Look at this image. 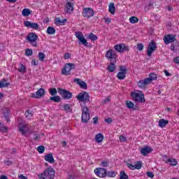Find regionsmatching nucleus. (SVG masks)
I'll list each match as a JSON object with an SVG mask.
<instances>
[{
  "label": "nucleus",
  "mask_w": 179,
  "mask_h": 179,
  "mask_svg": "<svg viewBox=\"0 0 179 179\" xmlns=\"http://www.w3.org/2000/svg\"><path fill=\"white\" fill-rule=\"evenodd\" d=\"M38 39V36L36 33H29L27 37V40L28 43H29L30 45L32 47H38V43H37V40Z\"/></svg>",
  "instance_id": "nucleus-1"
},
{
  "label": "nucleus",
  "mask_w": 179,
  "mask_h": 179,
  "mask_svg": "<svg viewBox=\"0 0 179 179\" xmlns=\"http://www.w3.org/2000/svg\"><path fill=\"white\" fill-rule=\"evenodd\" d=\"M106 58H107V59H108L110 62H117V58H118V55H117L115 50L110 49L106 51Z\"/></svg>",
  "instance_id": "nucleus-2"
},
{
  "label": "nucleus",
  "mask_w": 179,
  "mask_h": 179,
  "mask_svg": "<svg viewBox=\"0 0 179 179\" xmlns=\"http://www.w3.org/2000/svg\"><path fill=\"white\" fill-rule=\"evenodd\" d=\"M90 120V114L89 113V108L86 106H83L81 122L85 124H87Z\"/></svg>",
  "instance_id": "nucleus-3"
},
{
  "label": "nucleus",
  "mask_w": 179,
  "mask_h": 179,
  "mask_svg": "<svg viewBox=\"0 0 179 179\" xmlns=\"http://www.w3.org/2000/svg\"><path fill=\"white\" fill-rule=\"evenodd\" d=\"M131 98L135 103H145L146 99H145V94H139L136 92H131Z\"/></svg>",
  "instance_id": "nucleus-4"
},
{
  "label": "nucleus",
  "mask_w": 179,
  "mask_h": 179,
  "mask_svg": "<svg viewBox=\"0 0 179 179\" xmlns=\"http://www.w3.org/2000/svg\"><path fill=\"white\" fill-rule=\"evenodd\" d=\"M75 36L79 41L78 44H83V45H85V47H89V43L87 42V40H86V38H85V36H83V33H82V31L76 32Z\"/></svg>",
  "instance_id": "nucleus-5"
},
{
  "label": "nucleus",
  "mask_w": 179,
  "mask_h": 179,
  "mask_svg": "<svg viewBox=\"0 0 179 179\" xmlns=\"http://www.w3.org/2000/svg\"><path fill=\"white\" fill-rule=\"evenodd\" d=\"M76 99L79 101H83L84 103H89V101H90V96L89 93L86 92H80L78 95L76 96Z\"/></svg>",
  "instance_id": "nucleus-6"
},
{
  "label": "nucleus",
  "mask_w": 179,
  "mask_h": 179,
  "mask_svg": "<svg viewBox=\"0 0 179 179\" xmlns=\"http://www.w3.org/2000/svg\"><path fill=\"white\" fill-rule=\"evenodd\" d=\"M58 93L64 100H71V99H72V92L66 90L58 88Z\"/></svg>",
  "instance_id": "nucleus-7"
},
{
  "label": "nucleus",
  "mask_w": 179,
  "mask_h": 179,
  "mask_svg": "<svg viewBox=\"0 0 179 179\" xmlns=\"http://www.w3.org/2000/svg\"><path fill=\"white\" fill-rule=\"evenodd\" d=\"M75 68H76L75 64H73V63L66 64L62 71V75H66V76L71 75V71L72 69H75Z\"/></svg>",
  "instance_id": "nucleus-8"
},
{
  "label": "nucleus",
  "mask_w": 179,
  "mask_h": 179,
  "mask_svg": "<svg viewBox=\"0 0 179 179\" xmlns=\"http://www.w3.org/2000/svg\"><path fill=\"white\" fill-rule=\"evenodd\" d=\"M157 49V45H156V42L155 41H151L148 44L147 49L148 57H152V54H153V52L156 51Z\"/></svg>",
  "instance_id": "nucleus-9"
},
{
  "label": "nucleus",
  "mask_w": 179,
  "mask_h": 179,
  "mask_svg": "<svg viewBox=\"0 0 179 179\" xmlns=\"http://www.w3.org/2000/svg\"><path fill=\"white\" fill-rule=\"evenodd\" d=\"M120 71L117 74V78L120 80H123V79H125V76L127 75V73L128 72V69H127V67L125 66H120Z\"/></svg>",
  "instance_id": "nucleus-10"
},
{
  "label": "nucleus",
  "mask_w": 179,
  "mask_h": 179,
  "mask_svg": "<svg viewBox=\"0 0 179 179\" xmlns=\"http://www.w3.org/2000/svg\"><path fill=\"white\" fill-rule=\"evenodd\" d=\"M94 173L100 178H106L107 177V169L104 168H96L94 169Z\"/></svg>",
  "instance_id": "nucleus-11"
},
{
  "label": "nucleus",
  "mask_w": 179,
  "mask_h": 179,
  "mask_svg": "<svg viewBox=\"0 0 179 179\" xmlns=\"http://www.w3.org/2000/svg\"><path fill=\"white\" fill-rule=\"evenodd\" d=\"M164 42L166 44V45L174 43L176 41V35L173 34H167L164 36Z\"/></svg>",
  "instance_id": "nucleus-12"
},
{
  "label": "nucleus",
  "mask_w": 179,
  "mask_h": 179,
  "mask_svg": "<svg viewBox=\"0 0 179 179\" xmlns=\"http://www.w3.org/2000/svg\"><path fill=\"white\" fill-rule=\"evenodd\" d=\"M114 49L115 51H117V52H120V54H122L124 51H129V48L125 45V44L115 45Z\"/></svg>",
  "instance_id": "nucleus-13"
},
{
  "label": "nucleus",
  "mask_w": 179,
  "mask_h": 179,
  "mask_svg": "<svg viewBox=\"0 0 179 179\" xmlns=\"http://www.w3.org/2000/svg\"><path fill=\"white\" fill-rule=\"evenodd\" d=\"M83 16L87 18L92 17L94 16V11L90 8H85L83 10Z\"/></svg>",
  "instance_id": "nucleus-14"
},
{
  "label": "nucleus",
  "mask_w": 179,
  "mask_h": 179,
  "mask_svg": "<svg viewBox=\"0 0 179 179\" xmlns=\"http://www.w3.org/2000/svg\"><path fill=\"white\" fill-rule=\"evenodd\" d=\"M127 166L130 170H141V169H142V162L137 161L135 165L127 164Z\"/></svg>",
  "instance_id": "nucleus-15"
},
{
  "label": "nucleus",
  "mask_w": 179,
  "mask_h": 179,
  "mask_svg": "<svg viewBox=\"0 0 179 179\" xmlns=\"http://www.w3.org/2000/svg\"><path fill=\"white\" fill-rule=\"evenodd\" d=\"M24 24L26 27H30V29H33L34 30H38L40 25L37 23L31 22L30 21H25Z\"/></svg>",
  "instance_id": "nucleus-16"
},
{
  "label": "nucleus",
  "mask_w": 179,
  "mask_h": 179,
  "mask_svg": "<svg viewBox=\"0 0 179 179\" xmlns=\"http://www.w3.org/2000/svg\"><path fill=\"white\" fill-rule=\"evenodd\" d=\"M75 8L73 7V3L69 1H67L65 6V12L66 13H72Z\"/></svg>",
  "instance_id": "nucleus-17"
},
{
  "label": "nucleus",
  "mask_w": 179,
  "mask_h": 179,
  "mask_svg": "<svg viewBox=\"0 0 179 179\" xmlns=\"http://www.w3.org/2000/svg\"><path fill=\"white\" fill-rule=\"evenodd\" d=\"M152 152H153V149L149 146L144 147L141 150V153L143 156H148V155L152 153Z\"/></svg>",
  "instance_id": "nucleus-18"
},
{
  "label": "nucleus",
  "mask_w": 179,
  "mask_h": 179,
  "mask_svg": "<svg viewBox=\"0 0 179 179\" xmlns=\"http://www.w3.org/2000/svg\"><path fill=\"white\" fill-rule=\"evenodd\" d=\"M74 82L80 86L81 89H87V84L80 79L75 78Z\"/></svg>",
  "instance_id": "nucleus-19"
},
{
  "label": "nucleus",
  "mask_w": 179,
  "mask_h": 179,
  "mask_svg": "<svg viewBox=\"0 0 179 179\" xmlns=\"http://www.w3.org/2000/svg\"><path fill=\"white\" fill-rule=\"evenodd\" d=\"M149 84H150V83L147 80V78H145L144 80H141L137 83L138 87H140L141 89H143V87H145V86H148V85H149Z\"/></svg>",
  "instance_id": "nucleus-20"
},
{
  "label": "nucleus",
  "mask_w": 179,
  "mask_h": 179,
  "mask_svg": "<svg viewBox=\"0 0 179 179\" xmlns=\"http://www.w3.org/2000/svg\"><path fill=\"white\" fill-rule=\"evenodd\" d=\"M27 129H29V127L26 124H20L19 131L22 135H26L27 134Z\"/></svg>",
  "instance_id": "nucleus-21"
},
{
  "label": "nucleus",
  "mask_w": 179,
  "mask_h": 179,
  "mask_svg": "<svg viewBox=\"0 0 179 179\" xmlns=\"http://www.w3.org/2000/svg\"><path fill=\"white\" fill-rule=\"evenodd\" d=\"M115 64H117V62H110V65H108L107 67L108 72H114V71L117 69V66Z\"/></svg>",
  "instance_id": "nucleus-22"
},
{
  "label": "nucleus",
  "mask_w": 179,
  "mask_h": 179,
  "mask_svg": "<svg viewBox=\"0 0 179 179\" xmlns=\"http://www.w3.org/2000/svg\"><path fill=\"white\" fill-rule=\"evenodd\" d=\"M47 171V176L49 178H54V176H55V172L54 171V169L52 168H48L46 169Z\"/></svg>",
  "instance_id": "nucleus-23"
},
{
  "label": "nucleus",
  "mask_w": 179,
  "mask_h": 179,
  "mask_svg": "<svg viewBox=\"0 0 179 179\" xmlns=\"http://www.w3.org/2000/svg\"><path fill=\"white\" fill-rule=\"evenodd\" d=\"M45 160L50 164H52L54 163V162H55V160L54 159V157H52V154L51 153L45 155Z\"/></svg>",
  "instance_id": "nucleus-24"
},
{
  "label": "nucleus",
  "mask_w": 179,
  "mask_h": 179,
  "mask_svg": "<svg viewBox=\"0 0 179 179\" xmlns=\"http://www.w3.org/2000/svg\"><path fill=\"white\" fill-rule=\"evenodd\" d=\"M149 83H151L152 80H156L157 79V74H155L154 73H151L149 75V78H146Z\"/></svg>",
  "instance_id": "nucleus-25"
},
{
  "label": "nucleus",
  "mask_w": 179,
  "mask_h": 179,
  "mask_svg": "<svg viewBox=\"0 0 179 179\" xmlns=\"http://www.w3.org/2000/svg\"><path fill=\"white\" fill-rule=\"evenodd\" d=\"M103 139H104V136H103V134L99 133L95 136V141L97 142V143H100L101 142H103Z\"/></svg>",
  "instance_id": "nucleus-26"
},
{
  "label": "nucleus",
  "mask_w": 179,
  "mask_h": 179,
  "mask_svg": "<svg viewBox=\"0 0 179 179\" xmlns=\"http://www.w3.org/2000/svg\"><path fill=\"white\" fill-rule=\"evenodd\" d=\"M108 12H110L111 15H114V13H115V5L114 3H109Z\"/></svg>",
  "instance_id": "nucleus-27"
},
{
  "label": "nucleus",
  "mask_w": 179,
  "mask_h": 179,
  "mask_svg": "<svg viewBox=\"0 0 179 179\" xmlns=\"http://www.w3.org/2000/svg\"><path fill=\"white\" fill-rule=\"evenodd\" d=\"M167 124H169V120L161 119L159 121V127H160L161 128H164V127H166Z\"/></svg>",
  "instance_id": "nucleus-28"
},
{
  "label": "nucleus",
  "mask_w": 179,
  "mask_h": 179,
  "mask_svg": "<svg viewBox=\"0 0 179 179\" xmlns=\"http://www.w3.org/2000/svg\"><path fill=\"white\" fill-rule=\"evenodd\" d=\"M45 94V90L43 88H40L37 92H36V96L40 99V97H43Z\"/></svg>",
  "instance_id": "nucleus-29"
},
{
  "label": "nucleus",
  "mask_w": 179,
  "mask_h": 179,
  "mask_svg": "<svg viewBox=\"0 0 179 179\" xmlns=\"http://www.w3.org/2000/svg\"><path fill=\"white\" fill-rule=\"evenodd\" d=\"M10 85V83H6V79H3L0 81V89H3V87H8Z\"/></svg>",
  "instance_id": "nucleus-30"
},
{
  "label": "nucleus",
  "mask_w": 179,
  "mask_h": 179,
  "mask_svg": "<svg viewBox=\"0 0 179 179\" xmlns=\"http://www.w3.org/2000/svg\"><path fill=\"white\" fill-rule=\"evenodd\" d=\"M22 16H24V17H27L29 15L31 14V10H30L29 8H24L22 12Z\"/></svg>",
  "instance_id": "nucleus-31"
},
{
  "label": "nucleus",
  "mask_w": 179,
  "mask_h": 179,
  "mask_svg": "<svg viewBox=\"0 0 179 179\" xmlns=\"http://www.w3.org/2000/svg\"><path fill=\"white\" fill-rule=\"evenodd\" d=\"M87 38H90V40H91V41H96V40H97L99 38L94 34L91 32L89 34Z\"/></svg>",
  "instance_id": "nucleus-32"
},
{
  "label": "nucleus",
  "mask_w": 179,
  "mask_h": 179,
  "mask_svg": "<svg viewBox=\"0 0 179 179\" xmlns=\"http://www.w3.org/2000/svg\"><path fill=\"white\" fill-rule=\"evenodd\" d=\"M117 176V171H109L106 173V177H110V178H114Z\"/></svg>",
  "instance_id": "nucleus-33"
},
{
  "label": "nucleus",
  "mask_w": 179,
  "mask_h": 179,
  "mask_svg": "<svg viewBox=\"0 0 179 179\" xmlns=\"http://www.w3.org/2000/svg\"><path fill=\"white\" fill-rule=\"evenodd\" d=\"M25 116L27 120H30L33 117V110L28 109L25 112Z\"/></svg>",
  "instance_id": "nucleus-34"
},
{
  "label": "nucleus",
  "mask_w": 179,
  "mask_h": 179,
  "mask_svg": "<svg viewBox=\"0 0 179 179\" xmlns=\"http://www.w3.org/2000/svg\"><path fill=\"white\" fill-rule=\"evenodd\" d=\"M126 106L127 108H133V110H136V108H135V103L131 101H127L126 102Z\"/></svg>",
  "instance_id": "nucleus-35"
},
{
  "label": "nucleus",
  "mask_w": 179,
  "mask_h": 179,
  "mask_svg": "<svg viewBox=\"0 0 179 179\" xmlns=\"http://www.w3.org/2000/svg\"><path fill=\"white\" fill-rule=\"evenodd\" d=\"M0 132L3 134H6L8 132V127L3 125V124L0 122Z\"/></svg>",
  "instance_id": "nucleus-36"
},
{
  "label": "nucleus",
  "mask_w": 179,
  "mask_h": 179,
  "mask_svg": "<svg viewBox=\"0 0 179 179\" xmlns=\"http://www.w3.org/2000/svg\"><path fill=\"white\" fill-rule=\"evenodd\" d=\"M50 100H51L52 101H55V103H59L61 101V96H50Z\"/></svg>",
  "instance_id": "nucleus-37"
},
{
  "label": "nucleus",
  "mask_w": 179,
  "mask_h": 179,
  "mask_svg": "<svg viewBox=\"0 0 179 179\" xmlns=\"http://www.w3.org/2000/svg\"><path fill=\"white\" fill-rule=\"evenodd\" d=\"M64 111L66 113H72V109L71 108V104L65 103L63 106Z\"/></svg>",
  "instance_id": "nucleus-38"
},
{
  "label": "nucleus",
  "mask_w": 179,
  "mask_h": 179,
  "mask_svg": "<svg viewBox=\"0 0 179 179\" xmlns=\"http://www.w3.org/2000/svg\"><path fill=\"white\" fill-rule=\"evenodd\" d=\"M55 28L52 27H48L46 31V33L48 34H55Z\"/></svg>",
  "instance_id": "nucleus-39"
},
{
  "label": "nucleus",
  "mask_w": 179,
  "mask_h": 179,
  "mask_svg": "<svg viewBox=\"0 0 179 179\" xmlns=\"http://www.w3.org/2000/svg\"><path fill=\"white\" fill-rule=\"evenodd\" d=\"M129 177L127 173H125V171H122L120 174V179H129Z\"/></svg>",
  "instance_id": "nucleus-40"
},
{
  "label": "nucleus",
  "mask_w": 179,
  "mask_h": 179,
  "mask_svg": "<svg viewBox=\"0 0 179 179\" xmlns=\"http://www.w3.org/2000/svg\"><path fill=\"white\" fill-rule=\"evenodd\" d=\"M169 163L170 166H177L178 164V162H177L176 159L170 158Z\"/></svg>",
  "instance_id": "nucleus-41"
},
{
  "label": "nucleus",
  "mask_w": 179,
  "mask_h": 179,
  "mask_svg": "<svg viewBox=\"0 0 179 179\" xmlns=\"http://www.w3.org/2000/svg\"><path fill=\"white\" fill-rule=\"evenodd\" d=\"M129 22H130V23L134 24L135 23H138L139 22V19H138V17H136L135 16H132L129 18Z\"/></svg>",
  "instance_id": "nucleus-42"
},
{
  "label": "nucleus",
  "mask_w": 179,
  "mask_h": 179,
  "mask_svg": "<svg viewBox=\"0 0 179 179\" xmlns=\"http://www.w3.org/2000/svg\"><path fill=\"white\" fill-rule=\"evenodd\" d=\"M18 72L20 73H26V66L23 65L22 64H20V68L18 69Z\"/></svg>",
  "instance_id": "nucleus-43"
},
{
  "label": "nucleus",
  "mask_w": 179,
  "mask_h": 179,
  "mask_svg": "<svg viewBox=\"0 0 179 179\" xmlns=\"http://www.w3.org/2000/svg\"><path fill=\"white\" fill-rule=\"evenodd\" d=\"M47 170L45 169L42 173L38 174V178L41 179H45L47 178Z\"/></svg>",
  "instance_id": "nucleus-44"
},
{
  "label": "nucleus",
  "mask_w": 179,
  "mask_h": 179,
  "mask_svg": "<svg viewBox=\"0 0 179 179\" xmlns=\"http://www.w3.org/2000/svg\"><path fill=\"white\" fill-rule=\"evenodd\" d=\"M3 115L7 121V122H9V121H10L9 120V111L8 110V109H6L4 111H3Z\"/></svg>",
  "instance_id": "nucleus-45"
},
{
  "label": "nucleus",
  "mask_w": 179,
  "mask_h": 179,
  "mask_svg": "<svg viewBox=\"0 0 179 179\" xmlns=\"http://www.w3.org/2000/svg\"><path fill=\"white\" fill-rule=\"evenodd\" d=\"M49 93H50V94H51V96H57L58 91H57V89H55V88H51L49 90Z\"/></svg>",
  "instance_id": "nucleus-46"
},
{
  "label": "nucleus",
  "mask_w": 179,
  "mask_h": 179,
  "mask_svg": "<svg viewBox=\"0 0 179 179\" xmlns=\"http://www.w3.org/2000/svg\"><path fill=\"white\" fill-rule=\"evenodd\" d=\"M101 167H109L110 166V162L109 161H103L101 163Z\"/></svg>",
  "instance_id": "nucleus-47"
},
{
  "label": "nucleus",
  "mask_w": 179,
  "mask_h": 179,
  "mask_svg": "<svg viewBox=\"0 0 179 179\" xmlns=\"http://www.w3.org/2000/svg\"><path fill=\"white\" fill-rule=\"evenodd\" d=\"M44 150H45V148L43 145H39L37 148V151L38 152V153L41 154L44 152Z\"/></svg>",
  "instance_id": "nucleus-48"
},
{
  "label": "nucleus",
  "mask_w": 179,
  "mask_h": 179,
  "mask_svg": "<svg viewBox=\"0 0 179 179\" xmlns=\"http://www.w3.org/2000/svg\"><path fill=\"white\" fill-rule=\"evenodd\" d=\"M25 55H27V57H31V55H33V50L27 49L25 51Z\"/></svg>",
  "instance_id": "nucleus-49"
},
{
  "label": "nucleus",
  "mask_w": 179,
  "mask_h": 179,
  "mask_svg": "<svg viewBox=\"0 0 179 179\" xmlns=\"http://www.w3.org/2000/svg\"><path fill=\"white\" fill-rule=\"evenodd\" d=\"M38 57L39 58V61H44V58H45V55L43 52H40Z\"/></svg>",
  "instance_id": "nucleus-50"
},
{
  "label": "nucleus",
  "mask_w": 179,
  "mask_h": 179,
  "mask_svg": "<svg viewBox=\"0 0 179 179\" xmlns=\"http://www.w3.org/2000/svg\"><path fill=\"white\" fill-rule=\"evenodd\" d=\"M162 160L165 162V163H169V162H170V158H169L167 155H163Z\"/></svg>",
  "instance_id": "nucleus-51"
},
{
  "label": "nucleus",
  "mask_w": 179,
  "mask_h": 179,
  "mask_svg": "<svg viewBox=\"0 0 179 179\" xmlns=\"http://www.w3.org/2000/svg\"><path fill=\"white\" fill-rule=\"evenodd\" d=\"M143 44L142 43H138L137 44V50H138V51H142V50H143Z\"/></svg>",
  "instance_id": "nucleus-52"
},
{
  "label": "nucleus",
  "mask_w": 179,
  "mask_h": 179,
  "mask_svg": "<svg viewBox=\"0 0 179 179\" xmlns=\"http://www.w3.org/2000/svg\"><path fill=\"white\" fill-rule=\"evenodd\" d=\"M177 44H178V43H177V42L171 44V45L170 47L171 51H175L174 50H176V45H177Z\"/></svg>",
  "instance_id": "nucleus-53"
},
{
  "label": "nucleus",
  "mask_w": 179,
  "mask_h": 179,
  "mask_svg": "<svg viewBox=\"0 0 179 179\" xmlns=\"http://www.w3.org/2000/svg\"><path fill=\"white\" fill-rule=\"evenodd\" d=\"M31 64L34 65V66H37V65H38V60H36L35 59H33L31 60Z\"/></svg>",
  "instance_id": "nucleus-54"
},
{
  "label": "nucleus",
  "mask_w": 179,
  "mask_h": 179,
  "mask_svg": "<svg viewBox=\"0 0 179 179\" xmlns=\"http://www.w3.org/2000/svg\"><path fill=\"white\" fill-rule=\"evenodd\" d=\"M55 22V24H60V26H61L62 20H61L60 17L56 18Z\"/></svg>",
  "instance_id": "nucleus-55"
},
{
  "label": "nucleus",
  "mask_w": 179,
  "mask_h": 179,
  "mask_svg": "<svg viewBox=\"0 0 179 179\" xmlns=\"http://www.w3.org/2000/svg\"><path fill=\"white\" fill-rule=\"evenodd\" d=\"M120 142H127V137H125L124 136H120Z\"/></svg>",
  "instance_id": "nucleus-56"
},
{
  "label": "nucleus",
  "mask_w": 179,
  "mask_h": 179,
  "mask_svg": "<svg viewBox=\"0 0 179 179\" xmlns=\"http://www.w3.org/2000/svg\"><path fill=\"white\" fill-rule=\"evenodd\" d=\"M147 176L148 177H149L150 178H153V177H155V175L153 174L152 172H147Z\"/></svg>",
  "instance_id": "nucleus-57"
},
{
  "label": "nucleus",
  "mask_w": 179,
  "mask_h": 179,
  "mask_svg": "<svg viewBox=\"0 0 179 179\" xmlns=\"http://www.w3.org/2000/svg\"><path fill=\"white\" fill-rule=\"evenodd\" d=\"M105 122H107V124H111L113 122V120L111 117H108L107 119H105Z\"/></svg>",
  "instance_id": "nucleus-58"
},
{
  "label": "nucleus",
  "mask_w": 179,
  "mask_h": 179,
  "mask_svg": "<svg viewBox=\"0 0 179 179\" xmlns=\"http://www.w3.org/2000/svg\"><path fill=\"white\" fill-rule=\"evenodd\" d=\"M64 57L65 59H69V58H71V54L65 53Z\"/></svg>",
  "instance_id": "nucleus-59"
},
{
  "label": "nucleus",
  "mask_w": 179,
  "mask_h": 179,
  "mask_svg": "<svg viewBox=\"0 0 179 179\" xmlns=\"http://www.w3.org/2000/svg\"><path fill=\"white\" fill-rule=\"evenodd\" d=\"M173 62H175V64H179V57H174Z\"/></svg>",
  "instance_id": "nucleus-60"
},
{
  "label": "nucleus",
  "mask_w": 179,
  "mask_h": 179,
  "mask_svg": "<svg viewBox=\"0 0 179 179\" xmlns=\"http://www.w3.org/2000/svg\"><path fill=\"white\" fill-rule=\"evenodd\" d=\"M92 120H93L94 124H97V122H99V117H93Z\"/></svg>",
  "instance_id": "nucleus-61"
},
{
  "label": "nucleus",
  "mask_w": 179,
  "mask_h": 179,
  "mask_svg": "<svg viewBox=\"0 0 179 179\" xmlns=\"http://www.w3.org/2000/svg\"><path fill=\"white\" fill-rule=\"evenodd\" d=\"M39 138H40V136H38V135L37 134L34 135V141H38Z\"/></svg>",
  "instance_id": "nucleus-62"
},
{
  "label": "nucleus",
  "mask_w": 179,
  "mask_h": 179,
  "mask_svg": "<svg viewBox=\"0 0 179 179\" xmlns=\"http://www.w3.org/2000/svg\"><path fill=\"white\" fill-rule=\"evenodd\" d=\"M0 179H8V176H5V175H1L0 176Z\"/></svg>",
  "instance_id": "nucleus-63"
},
{
  "label": "nucleus",
  "mask_w": 179,
  "mask_h": 179,
  "mask_svg": "<svg viewBox=\"0 0 179 179\" xmlns=\"http://www.w3.org/2000/svg\"><path fill=\"white\" fill-rule=\"evenodd\" d=\"M19 178H21V179H27V177L23 176V175H20L19 176Z\"/></svg>",
  "instance_id": "nucleus-64"
}]
</instances>
